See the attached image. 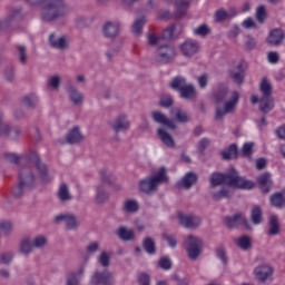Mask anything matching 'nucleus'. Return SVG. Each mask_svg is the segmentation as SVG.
<instances>
[{"label": "nucleus", "instance_id": "ddd939ff", "mask_svg": "<svg viewBox=\"0 0 285 285\" xmlns=\"http://www.w3.org/2000/svg\"><path fill=\"white\" fill-rule=\"evenodd\" d=\"M179 49L184 57L190 58L199 52V42L193 39H187L180 43Z\"/></svg>", "mask_w": 285, "mask_h": 285}, {"label": "nucleus", "instance_id": "4c0bfd02", "mask_svg": "<svg viewBox=\"0 0 285 285\" xmlns=\"http://www.w3.org/2000/svg\"><path fill=\"white\" fill-rule=\"evenodd\" d=\"M58 196L61 202H70V199H72V196L70 195V189L68 188V185H66V184L60 185Z\"/></svg>", "mask_w": 285, "mask_h": 285}, {"label": "nucleus", "instance_id": "423d86ee", "mask_svg": "<svg viewBox=\"0 0 285 285\" xmlns=\"http://www.w3.org/2000/svg\"><path fill=\"white\" fill-rule=\"evenodd\" d=\"M168 181V176L166 175V167H160L153 177L146 178L140 181L139 188L142 193H155L160 184Z\"/></svg>", "mask_w": 285, "mask_h": 285}, {"label": "nucleus", "instance_id": "b1692460", "mask_svg": "<svg viewBox=\"0 0 285 285\" xmlns=\"http://www.w3.org/2000/svg\"><path fill=\"white\" fill-rule=\"evenodd\" d=\"M151 117L156 124H160L161 126H167V128H171V130H175L176 126L173 120L168 119L166 115H164L161 111H153Z\"/></svg>", "mask_w": 285, "mask_h": 285}, {"label": "nucleus", "instance_id": "1a4fd4ad", "mask_svg": "<svg viewBox=\"0 0 285 285\" xmlns=\"http://www.w3.org/2000/svg\"><path fill=\"white\" fill-rule=\"evenodd\" d=\"M55 224H65L67 230H77L79 225V218L72 213H62L53 217Z\"/></svg>", "mask_w": 285, "mask_h": 285}, {"label": "nucleus", "instance_id": "338daca9", "mask_svg": "<svg viewBox=\"0 0 285 285\" xmlns=\"http://www.w3.org/2000/svg\"><path fill=\"white\" fill-rule=\"evenodd\" d=\"M267 61L269 63H277L279 61V53L276 51H269L267 53Z\"/></svg>", "mask_w": 285, "mask_h": 285}, {"label": "nucleus", "instance_id": "473e14b6", "mask_svg": "<svg viewBox=\"0 0 285 285\" xmlns=\"http://www.w3.org/2000/svg\"><path fill=\"white\" fill-rule=\"evenodd\" d=\"M279 234V219L277 216L269 217V229L267 235L275 236Z\"/></svg>", "mask_w": 285, "mask_h": 285}, {"label": "nucleus", "instance_id": "7c9ffc66", "mask_svg": "<svg viewBox=\"0 0 285 285\" xmlns=\"http://www.w3.org/2000/svg\"><path fill=\"white\" fill-rule=\"evenodd\" d=\"M193 0H177L176 1V14L177 17H181V14H186V10L190 8V3Z\"/></svg>", "mask_w": 285, "mask_h": 285}, {"label": "nucleus", "instance_id": "37998d69", "mask_svg": "<svg viewBox=\"0 0 285 285\" xmlns=\"http://www.w3.org/2000/svg\"><path fill=\"white\" fill-rule=\"evenodd\" d=\"M173 117H175L176 120H178L180 124H186L188 121V114L186 111H183L179 108H175L171 111Z\"/></svg>", "mask_w": 285, "mask_h": 285}, {"label": "nucleus", "instance_id": "a878e982", "mask_svg": "<svg viewBox=\"0 0 285 285\" xmlns=\"http://www.w3.org/2000/svg\"><path fill=\"white\" fill-rule=\"evenodd\" d=\"M275 108V99H273V96L267 97H261L259 99V110L261 112H264L265 115L271 112Z\"/></svg>", "mask_w": 285, "mask_h": 285}, {"label": "nucleus", "instance_id": "a18cd8bd", "mask_svg": "<svg viewBox=\"0 0 285 285\" xmlns=\"http://www.w3.org/2000/svg\"><path fill=\"white\" fill-rule=\"evenodd\" d=\"M236 244L242 248V250H248L252 246V240L248 236H240L237 238Z\"/></svg>", "mask_w": 285, "mask_h": 285}, {"label": "nucleus", "instance_id": "774afa93", "mask_svg": "<svg viewBox=\"0 0 285 285\" xmlns=\"http://www.w3.org/2000/svg\"><path fill=\"white\" fill-rule=\"evenodd\" d=\"M138 282L140 285H150V276L146 273H142L139 275Z\"/></svg>", "mask_w": 285, "mask_h": 285}, {"label": "nucleus", "instance_id": "052dcab7", "mask_svg": "<svg viewBox=\"0 0 285 285\" xmlns=\"http://www.w3.org/2000/svg\"><path fill=\"white\" fill-rule=\"evenodd\" d=\"M245 48H247V50H255V48H257V40H255V38L250 36H247L245 41Z\"/></svg>", "mask_w": 285, "mask_h": 285}, {"label": "nucleus", "instance_id": "0eeeda50", "mask_svg": "<svg viewBox=\"0 0 285 285\" xmlns=\"http://www.w3.org/2000/svg\"><path fill=\"white\" fill-rule=\"evenodd\" d=\"M170 88L179 91L181 99H195V97H197L195 86L193 83H187L186 78L181 76H178L171 80Z\"/></svg>", "mask_w": 285, "mask_h": 285}, {"label": "nucleus", "instance_id": "c03bdc74", "mask_svg": "<svg viewBox=\"0 0 285 285\" xmlns=\"http://www.w3.org/2000/svg\"><path fill=\"white\" fill-rule=\"evenodd\" d=\"M232 17H235V13L233 11H226L224 9H220L215 13L216 21H226V19H230Z\"/></svg>", "mask_w": 285, "mask_h": 285}, {"label": "nucleus", "instance_id": "6e6d98bb", "mask_svg": "<svg viewBox=\"0 0 285 285\" xmlns=\"http://www.w3.org/2000/svg\"><path fill=\"white\" fill-rule=\"evenodd\" d=\"M256 19L261 23H264L266 21V8L264 6H261L256 10Z\"/></svg>", "mask_w": 285, "mask_h": 285}, {"label": "nucleus", "instance_id": "c85d7f7f", "mask_svg": "<svg viewBox=\"0 0 285 285\" xmlns=\"http://www.w3.org/2000/svg\"><path fill=\"white\" fill-rule=\"evenodd\" d=\"M259 90L262 97H273V85H271V80L263 78L259 83Z\"/></svg>", "mask_w": 285, "mask_h": 285}, {"label": "nucleus", "instance_id": "a19ab883", "mask_svg": "<svg viewBox=\"0 0 285 285\" xmlns=\"http://www.w3.org/2000/svg\"><path fill=\"white\" fill-rule=\"evenodd\" d=\"M14 229V225L10 220H0V233L2 235L8 236Z\"/></svg>", "mask_w": 285, "mask_h": 285}, {"label": "nucleus", "instance_id": "f704fd0d", "mask_svg": "<svg viewBox=\"0 0 285 285\" xmlns=\"http://www.w3.org/2000/svg\"><path fill=\"white\" fill-rule=\"evenodd\" d=\"M108 197H109V194H108V190H106V186L104 185L98 186L97 194H96V202L98 204H104L105 202H108Z\"/></svg>", "mask_w": 285, "mask_h": 285}, {"label": "nucleus", "instance_id": "603ef678", "mask_svg": "<svg viewBox=\"0 0 285 285\" xmlns=\"http://www.w3.org/2000/svg\"><path fill=\"white\" fill-rule=\"evenodd\" d=\"M254 142H245L242 149L243 157H250L253 155Z\"/></svg>", "mask_w": 285, "mask_h": 285}, {"label": "nucleus", "instance_id": "412c9836", "mask_svg": "<svg viewBox=\"0 0 285 285\" xmlns=\"http://www.w3.org/2000/svg\"><path fill=\"white\" fill-rule=\"evenodd\" d=\"M225 224L228 226V228H236V226H248V220H246V217L242 214H235L232 217L225 218Z\"/></svg>", "mask_w": 285, "mask_h": 285}, {"label": "nucleus", "instance_id": "dca6fc26", "mask_svg": "<svg viewBox=\"0 0 285 285\" xmlns=\"http://www.w3.org/2000/svg\"><path fill=\"white\" fill-rule=\"evenodd\" d=\"M102 32L105 37L112 39V37H117L121 32V23L117 20L107 21L102 27Z\"/></svg>", "mask_w": 285, "mask_h": 285}, {"label": "nucleus", "instance_id": "de8ad7c7", "mask_svg": "<svg viewBox=\"0 0 285 285\" xmlns=\"http://www.w3.org/2000/svg\"><path fill=\"white\" fill-rule=\"evenodd\" d=\"M39 104V97H37V95L31 94L27 97H24L23 99V105L27 108H35V106H37Z\"/></svg>", "mask_w": 285, "mask_h": 285}, {"label": "nucleus", "instance_id": "8fccbe9b", "mask_svg": "<svg viewBox=\"0 0 285 285\" xmlns=\"http://www.w3.org/2000/svg\"><path fill=\"white\" fill-rule=\"evenodd\" d=\"M210 32V28L207 24H200L199 27L194 29V35L196 37H206Z\"/></svg>", "mask_w": 285, "mask_h": 285}, {"label": "nucleus", "instance_id": "f8f14e48", "mask_svg": "<svg viewBox=\"0 0 285 285\" xmlns=\"http://www.w3.org/2000/svg\"><path fill=\"white\" fill-rule=\"evenodd\" d=\"M111 128L115 132H128V130H130V120L128 119V115H118L111 121Z\"/></svg>", "mask_w": 285, "mask_h": 285}, {"label": "nucleus", "instance_id": "864d4df0", "mask_svg": "<svg viewBox=\"0 0 285 285\" xmlns=\"http://www.w3.org/2000/svg\"><path fill=\"white\" fill-rule=\"evenodd\" d=\"M158 265L164 271H170V268H173V262L168 257H161Z\"/></svg>", "mask_w": 285, "mask_h": 285}, {"label": "nucleus", "instance_id": "c9c22d12", "mask_svg": "<svg viewBox=\"0 0 285 285\" xmlns=\"http://www.w3.org/2000/svg\"><path fill=\"white\" fill-rule=\"evenodd\" d=\"M271 204L274 208H284L285 206V198L284 194L277 193L271 196Z\"/></svg>", "mask_w": 285, "mask_h": 285}, {"label": "nucleus", "instance_id": "680f3d73", "mask_svg": "<svg viewBox=\"0 0 285 285\" xmlns=\"http://www.w3.org/2000/svg\"><path fill=\"white\" fill-rule=\"evenodd\" d=\"M99 248H100L99 242L97 240L91 242L87 245V253H89V255H92L95 253H98Z\"/></svg>", "mask_w": 285, "mask_h": 285}, {"label": "nucleus", "instance_id": "0e129e2a", "mask_svg": "<svg viewBox=\"0 0 285 285\" xmlns=\"http://www.w3.org/2000/svg\"><path fill=\"white\" fill-rule=\"evenodd\" d=\"M19 59L21 63L28 61V56L26 55V47L23 45L18 46Z\"/></svg>", "mask_w": 285, "mask_h": 285}, {"label": "nucleus", "instance_id": "f3484780", "mask_svg": "<svg viewBox=\"0 0 285 285\" xmlns=\"http://www.w3.org/2000/svg\"><path fill=\"white\" fill-rule=\"evenodd\" d=\"M285 39V33L284 30L276 28L269 31L267 38H266V43L268 46H282V42Z\"/></svg>", "mask_w": 285, "mask_h": 285}, {"label": "nucleus", "instance_id": "4d7b16f0", "mask_svg": "<svg viewBox=\"0 0 285 285\" xmlns=\"http://www.w3.org/2000/svg\"><path fill=\"white\" fill-rule=\"evenodd\" d=\"M8 132H10V125L0 118V137H8Z\"/></svg>", "mask_w": 285, "mask_h": 285}, {"label": "nucleus", "instance_id": "13d9d810", "mask_svg": "<svg viewBox=\"0 0 285 285\" xmlns=\"http://www.w3.org/2000/svg\"><path fill=\"white\" fill-rule=\"evenodd\" d=\"M147 41H148L149 46H159V43H161V38H159L155 33H149L147 36Z\"/></svg>", "mask_w": 285, "mask_h": 285}, {"label": "nucleus", "instance_id": "79ce46f5", "mask_svg": "<svg viewBox=\"0 0 285 285\" xmlns=\"http://www.w3.org/2000/svg\"><path fill=\"white\" fill-rule=\"evenodd\" d=\"M263 217H262V207L261 206H254L252 208V222L256 226L262 224Z\"/></svg>", "mask_w": 285, "mask_h": 285}, {"label": "nucleus", "instance_id": "e433bc0d", "mask_svg": "<svg viewBox=\"0 0 285 285\" xmlns=\"http://www.w3.org/2000/svg\"><path fill=\"white\" fill-rule=\"evenodd\" d=\"M111 257L112 254L110 252H101L97 258V262L104 268H108V266H110Z\"/></svg>", "mask_w": 285, "mask_h": 285}, {"label": "nucleus", "instance_id": "393cba45", "mask_svg": "<svg viewBox=\"0 0 285 285\" xmlns=\"http://www.w3.org/2000/svg\"><path fill=\"white\" fill-rule=\"evenodd\" d=\"M32 250H35L32 238L31 237L22 238L19 245L20 255H24L26 257H28V255H30Z\"/></svg>", "mask_w": 285, "mask_h": 285}, {"label": "nucleus", "instance_id": "bb28decb", "mask_svg": "<svg viewBox=\"0 0 285 285\" xmlns=\"http://www.w3.org/2000/svg\"><path fill=\"white\" fill-rule=\"evenodd\" d=\"M117 235L122 242H132L135 239V230L124 226L118 228Z\"/></svg>", "mask_w": 285, "mask_h": 285}, {"label": "nucleus", "instance_id": "f257e3e1", "mask_svg": "<svg viewBox=\"0 0 285 285\" xmlns=\"http://www.w3.org/2000/svg\"><path fill=\"white\" fill-rule=\"evenodd\" d=\"M33 164V168L30 166L21 167L19 173L20 183L13 188V195L16 197H21L22 193L35 188L37 184H48V181L55 179V176L48 173V167L41 163L39 157L35 158Z\"/></svg>", "mask_w": 285, "mask_h": 285}, {"label": "nucleus", "instance_id": "58836bf2", "mask_svg": "<svg viewBox=\"0 0 285 285\" xmlns=\"http://www.w3.org/2000/svg\"><path fill=\"white\" fill-rule=\"evenodd\" d=\"M223 159H237V145H230L222 151Z\"/></svg>", "mask_w": 285, "mask_h": 285}, {"label": "nucleus", "instance_id": "5701e85b", "mask_svg": "<svg viewBox=\"0 0 285 285\" xmlns=\"http://www.w3.org/2000/svg\"><path fill=\"white\" fill-rule=\"evenodd\" d=\"M257 183L263 193H269L271 186H273V178L271 176V173H264L259 175L257 178Z\"/></svg>", "mask_w": 285, "mask_h": 285}, {"label": "nucleus", "instance_id": "e2e57ef3", "mask_svg": "<svg viewBox=\"0 0 285 285\" xmlns=\"http://www.w3.org/2000/svg\"><path fill=\"white\" fill-rule=\"evenodd\" d=\"M164 239H166V242H167L168 246H170V248H175L177 246V237L175 235L165 234Z\"/></svg>", "mask_w": 285, "mask_h": 285}, {"label": "nucleus", "instance_id": "aec40b11", "mask_svg": "<svg viewBox=\"0 0 285 285\" xmlns=\"http://www.w3.org/2000/svg\"><path fill=\"white\" fill-rule=\"evenodd\" d=\"M67 95L69 97V101L72 102L73 106H82L83 105V95L77 87L69 86L67 88Z\"/></svg>", "mask_w": 285, "mask_h": 285}, {"label": "nucleus", "instance_id": "7ed1b4c3", "mask_svg": "<svg viewBox=\"0 0 285 285\" xmlns=\"http://www.w3.org/2000/svg\"><path fill=\"white\" fill-rule=\"evenodd\" d=\"M31 8L40 10L42 21H57L70 14V8L59 0H27Z\"/></svg>", "mask_w": 285, "mask_h": 285}, {"label": "nucleus", "instance_id": "72a5a7b5", "mask_svg": "<svg viewBox=\"0 0 285 285\" xmlns=\"http://www.w3.org/2000/svg\"><path fill=\"white\" fill-rule=\"evenodd\" d=\"M31 242L33 243V248H36L37 250H41L42 248H46V246H48V238L43 235H38L31 238Z\"/></svg>", "mask_w": 285, "mask_h": 285}, {"label": "nucleus", "instance_id": "5fc2aeb1", "mask_svg": "<svg viewBox=\"0 0 285 285\" xmlns=\"http://www.w3.org/2000/svg\"><path fill=\"white\" fill-rule=\"evenodd\" d=\"M7 137H9V139H12L13 141L19 139V137H21V129H19L18 127L9 128Z\"/></svg>", "mask_w": 285, "mask_h": 285}, {"label": "nucleus", "instance_id": "39448f33", "mask_svg": "<svg viewBox=\"0 0 285 285\" xmlns=\"http://www.w3.org/2000/svg\"><path fill=\"white\" fill-rule=\"evenodd\" d=\"M183 246L190 262H197L204 253V240L195 235H187L184 238Z\"/></svg>", "mask_w": 285, "mask_h": 285}, {"label": "nucleus", "instance_id": "cd10ccee", "mask_svg": "<svg viewBox=\"0 0 285 285\" xmlns=\"http://www.w3.org/2000/svg\"><path fill=\"white\" fill-rule=\"evenodd\" d=\"M83 140V136L81 131H79V127H75L67 134L68 144H79V141Z\"/></svg>", "mask_w": 285, "mask_h": 285}, {"label": "nucleus", "instance_id": "4468645a", "mask_svg": "<svg viewBox=\"0 0 285 285\" xmlns=\"http://www.w3.org/2000/svg\"><path fill=\"white\" fill-rule=\"evenodd\" d=\"M177 219L185 228H197L202 224V219L195 215L178 213Z\"/></svg>", "mask_w": 285, "mask_h": 285}, {"label": "nucleus", "instance_id": "bf43d9fd", "mask_svg": "<svg viewBox=\"0 0 285 285\" xmlns=\"http://www.w3.org/2000/svg\"><path fill=\"white\" fill-rule=\"evenodd\" d=\"M14 258V254L11 252H7L0 255V264H10Z\"/></svg>", "mask_w": 285, "mask_h": 285}, {"label": "nucleus", "instance_id": "9d476101", "mask_svg": "<svg viewBox=\"0 0 285 285\" xmlns=\"http://www.w3.org/2000/svg\"><path fill=\"white\" fill-rule=\"evenodd\" d=\"M254 277L258 284H266L273 279V267L268 264H261L254 268Z\"/></svg>", "mask_w": 285, "mask_h": 285}, {"label": "nucleus", "instance_id": "20e7f679", "mask_svg": "<svg viewBox=\"0 0 285 285\" xmlns=\"http://www.w3.org/2000/svg\"><path fill=\"white\" fill-rule=\"evenodd\" d=\"M209 181L212 186L226 184L227 186H232V188H244L246 190L255 188V183L239 176L235 168H230L227 174L213 173Z\"/></svg>", "mask_w": 285, "mask_h": 285}, {"label": "nucleus", "instance_id": "6e6552de", "mask_svg": "<svg viewBox=\"0 0 285 285\" xmlns=\"http://www.w3.org/2000/svg\"><path fill=\"white\" fill-rule=\"evenodd\" d=\"M90 285H114L115 275L110 269H97L92 273L90 279Z\"/></svg>", "mask_w": 285, "mask_h": 285}, {"label": "nucleus", "instance_id": "09e8293b", "mask_svg": "<svg viewBox=\"0 0 285 285\" xmlns=\"http://www.w3.org/2000/svg\"><path fill=\"white\" fill-rule=\"evenodd\" d=\"M144 248L148 255H155V240H153V238H146L144 242Z\"/></svg>", "mask_w": 285, "mask_h": 285}, {"label": "nucleus", "instance_id": "ea45409f", "mask_svg": "<svg viewBox=\"0 0 285 285\" xmlns=\"http://www.w3.org/2000/svg\"><path fill=\"white\" fill-rule=\"evenodd\" d=\"M236 68H237L238 72L233 71L230 76H232V79H234L235 83L240 85L244 82V69H243L244 65L238 63Z\"/></svg>", "mask_w": 285, "mask_h": 285}, {"label": "nucleus", "instance_id": "69168bd1", "mask_svg": "<svg viewBox=\"0 0 285 285\" xmlns=\"http://www.w3.org/2000/svg\"><path fill=\"white\" fill-rule=\"evenodd\" d=\"M216 255H217L218 259H220V262H223V264H226L228 262V257H226V250L223 247H218L216 249Z\"/></svg>", "mask_w": 285, "mask_h": 285}, {"label": "nucleus", "instance_id": "f03ea898", "mask_svg": "<svg viewBox=\"0 0 285 285\" xmlns=\"http://www.w3.org/2000/svg\"><path fill=\"white\" fill-rule=\"evenodd\" d=\"M214 101L217 104L216 107V121H222L226 115H233L239 104L238 91H228L227 87H220L214 92Z\"/></svg>", "mask_w": 285, "mask_h": 285}, {"label": "nucleus", "instance_id": "4be33fe9", "mask_svg": "<svg viewBox=\"0 0 285 285\" xmlns=\"http://www.w3.org/2000/svg\"><path fill=\"white\" fill-rule=\"evenodd\" d=\"M157 135L160 141L164 144V146H166L167 148H175V138H173V135H170L166 129L158 128Z\"/></svg>", "mask_w": 285, "mask_h": 285}, {"label": "nucleus", "instance_id": "6ab92c4d", "mask_svg": "<svg viewBox=\"0 0 285 285\" xmlns=\"http://www.w3.org/2000/svg\"><path fill=\"white\" fill-rule=\"evenodd\" d=\"M196 183L197 175L195 173H187L180 180L177 181L176 188H184L185 190H188V188H193V186H195Z\"/></svg>", "mask_w": 285, "mask_h": 285}, {"label": "nucleus", "instance_id": "49530a36", "mask_svg": "<svg viewBox=\"0 0 285 285\" xmlns=\"http://www.w3.org/2000/svg\"><path fill=\"white\" fill-rule=\"evenodd\" d=\"M144 26H146V18L137 19L134 22L131 30L136 36H139L141 35V30H144Z\"/></svg>", "mask_w": 285, "mask_h": 285}, {"label": "nucleus", "instance_id": "c756f323", "mask_svg": "<svg viewBox=\"0 0 285 285\" xmlns=\"http://www.w3.org/2000/svg\"><path fill=\"white\" fill-rule=\"evenodd\" d=\"M122 206L126 213H137V210H139V202L137 199H126L124 200Z\"/></svg>", "mask_w": 285, "mask_h": 285}, {"label": "nucleus", "instance_id": "9b49d317", "mask_svg": "<svg viewBox=\"0 0 285 285\" xmlns=\"http://www.w3.org/2000/svg\"><path fill=\"white\" fill-rule=\"evenodd\" d=\"M176 56L177 52L175 51V47L170 45H164L160 46L156 51V61L159 63H168L169 61H173Z\"/></svg>", "mask_w": 285, "mask_h": 285}, {"label": "nucleus", "instance_id": "2f4dec72", "mask_svg": "<svg viewBox=\"0 0 285 285\" xmlns=\"http://www.w3.org/2000/svg\"><path fill=\"white\" fill-rule=\"evenodd\" d=\"M179 30H181V26H179V24H174V26L167 28L163 32V39H165L166 41H170V40L175 39V35H177V32H179Z\"/></svg>", "mask_w": 285, "mask_h": 285}, {"label": "nucleus", "instance_id": "a211bd4d", "mask_svg": "<svg viewBox=\"0 0 285 285\" xmlns=\"http://www.w3.org/2000/svg\"><path fill=\"white\" fill-rule=\"evenodd\" d=\"M83 273H86L83 266L78 267L77 271L68 272L66 274V285H79Z\"/></svg>", "mask_w": 285, "mask_h": 285}, {"label": "nucleus", "instance_id": "2eb2a0df", "mask_svg": "<svg viewBox=\"0 0 285 285\" xmlns=\"http://www.w3.org/2000/svg\"><path fill=\"white\" fill-rule=\"evenodd\" d=\"M49 43L51 48L56 50H68V46H70V40L66 36H57L51 33L49 36Z\"/></svg>", "mask_w": 285, "mask_h": 285}, {"label": "nucleus", "instance_id": "3c124183", "mask_svg": "<svg viewBox=\"0 0 285 285\" xmlns=\"http://www.w3.org/2000/svg\"><path fill=\"white\" fill-rule=\"evenodd\" d=\"M60 85H61V78L59 76H52L48 79V86L53 90H58Z\"/></svg>", "mask_w": 285, "mask_h": 285}]
</instances>
